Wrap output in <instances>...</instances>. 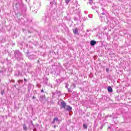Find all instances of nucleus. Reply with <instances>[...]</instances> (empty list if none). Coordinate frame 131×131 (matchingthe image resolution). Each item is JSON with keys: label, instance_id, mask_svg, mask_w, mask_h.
Returning a JSON list of instances; mask_svg holds the SVG:
<instances>
[{"label": "nucleus", "instance_id": "f257e3e1", "mask_svg": "<svg viewBox=\"0 0 131 131\" xmlns=\"http://www.w3.org/2000/svg\"><path fill=\"white\" fill-rule=\"evenodd\" d=\"M14 56L17 60H19V59H21V57H22V53H21L19 50H16L14 52Z\"/></svg>", "mask_w": 131, "mask_h": 131}, {"label": "nucleus", "instance_id": "f03ea898", "mask_svg": "<svg viewBox=\"0 0 131 131\" xmlns=\"http://www.w3.org/2000/svg\"><path fill=\"white\" fill-rule=\"evenodd\" d=\"M67 106V105L66 102L62 101L61 102V106H60L61 109H62V108H64V109H65Z\"/></svg>", "mask_w": 131, "mask_h": 131}, {"label": "nucleus", "instance_id": "7ed1b4c3", "mask_svg": "<svg viewBox=\"0 0 131 131\" xmlns=\"http://www.w3.org/2000/svg\"><path fill=\"white\" fill-rule=\"evenodd\" d=\"M64 110H67V111H71L72 110V107L70 105H67Z\"/></svg>", "mask_w": 131, "mask_h": 131}, {"label": "nucleus", "instance_id": "20e7f679", "mask_svg": "<svg viewBox=\"0 0 131 131\" xmlns=\"http://www.w3.org/2000/svg\"><path fill=\"white\" fill-rule=\"evenodd\" d=\"M96 43H97V41H95V40H91L90 42V44L91 46H92V47H94V46H95V45H96Z\"/></svg>", "mask_w": 131, "mask_h": 131}, {"label": "nucleus", "instance_id": "39448f33", "mask_svg": "<svg viewBox=\"0 0 131 131\" xmlns=\"http://www.w3.org/2000/svg\"><path fill=\"white\" fill-rule=\"evenodd\" d=\"M29 59H30V60H33V59H35V55H31L29 56Z\"/></svg>", "mask_w": 131, "mask_h": 131}, {"label": "nucleus", "instance_id": "423d86ee", "mask_svg": "<svg viewBox=\"0 0 131 131\" xmlns=\"http://www.w3.org/2000/svg\"><path fill=\"white\" fill-rule=\"evenodd\" d=\"M107 91L110 93H112V92H113V90H112V88H111V86H108Z\"/></svg>", "mask_w": 131, "mask_h": 131}, {"label": "nucleus", "instance_id": "0eeeda50", "mask_svg": "<svg viewBox=\"0 0 131 131\" xmlns=\"http://www.w3.org/2000/svg\"><path fill=\"white\" fill-rule=\"evenodd\" d=\"M20 74L21 73H20V71H17L15 72V75H16V76H19V75H20Z\"/></svg>", "mask_w": 131, "mask_h": 131}, {"label": "nucleus", "instance_id": "6e6552de", "mask_svg": "<svg viewBox=\"0 0 131 131\" xmlns=\"http://www.w3.org/2000/svg\"><path fill=\"white\" fill-rule=\"evenodd\" d=\"M23 129H24V130H27L28 128H27V126H26V124H24L23 125Z\"/></svg>", "mask_w": 131, "mask_h": 131}, {"label": "nucleus", "instance_id": "1a4fd4ad", "mask_svg": "<svg viewBox=\"0 0 131 131\" xmlns=\"http://www.w3.org/2000/svg\"><path fill=\"white\" fill-rule=\"evenodd\" d=\"M73 31L75 34H77V32H78V30L77 28H76L75 29L73 30Z\"/></svg>", "mask_w": 131, "mask_h": 131}, {"label": "nucleus", "instance_id": "9d476101", "mask_svg": "<svg viewBox=\"0 0 131 131\" xmlns=\"http://www.w3.org/2000/svg\"><path fill=\"white\" fill-rule=\"evenodd\" d=\"M54 119L55 121H57L58 124L60 123V120H59L57 117L54 118Z\"/></svg>", "mask_w": 131, "mask_h": 131}, {"label": "nucleus", "instance_id": "9b49d317", "mask_svg": "<svg viewBox=\"0 0 131 131\" xmlns=\"http://www.w3.org/2000/svg\"><path fill=\"white\" fill-rule=\"evenodd\" d=\"M83 128H85V129H86L88 128V126L85 124H83Z\"/></svg>", "mask_w": 131, "mask_h": 131}, {"label": "nucleus", "instance_id": "f8f14e48", "mask_svg": "<svg viewBox=\"0 0 131 131\" xmlns=\"http://www.w3.org/2000/svg\"><path fill=\"white\" fill-rule=\"evenodd\" d=\"M71 0H66V4H69V3L70 2Z\"/></svg>", "mask_w": 131, "mask_h": 131}, {"label": "nucleus", "instance_id": "ddd939ff", "mask_svg": "<svg viewBox=\"0 0 131 131\" xmlns=\"http://www.w3.org/2000/svg\"><path fill=\"white\" fill-rule=\"evenodd\" d=\"M89 4L90 5H92L93 4V1H89Z\"/></svg>", "mask_w": 131, "mask_h": 131}, {"label": "nucleus", "instance_id": "4468645a", "mask_svg": "<svg viewBox=\"0 0 131 131\" xmlns=\"http://www.w3.org/2000/svg\"><path fill=\"white\" fill-rule=\"evenodd\" d=\"M4 94H5V91H1V95L3 96V95H4Z\"/></svg>", "mask_w": 131, "mask_h": 131}, {"label": "nucleus", "instance_id": "2eb2a0df", "mask_svg": "<svg viewBox=\"0 0 131 131\" xmlns=\"http://www.w3.org/2000/svg\"><path fill=\"white\" fill-rule=\"evenodd\" d=\"M42 98H43V96H41V97H40V100L41 101V100H42Z\"/></svg>", "mask_w": 131, "mask_h": 131}, {"label": "nucleus", "instance_id": "dca6fc26", "mask_svg": "<svg viewBox=\"0 0 131 131\" xmlns=\"http://www.w3.org/2000/svg\"><path fill=\"white\" fill-rule=\"evenodd\" d=\"M68 92H72L70 89H69V88H68Z\"/></svg>", "mask_w": 131, "mask_h": 131}, {"label": "nucleus", "instance_id": "f3484780", "mask_svg": "<svg viewBox=\"0 0 131 131\" xmlns=\"http://www.w3.org/2000/svg\"><path fill=\"white\" fill-rule=\"evenodd\" d=\"M101 14L104 16H106V14L104 12H102Z\"/></svg>", "mask_w": 131, "mask_h": 131}, {"label": "nucleus", "instance_id": "a211bd4d", "mask_svg": "<svg viewBox=\"0 0 131 131\" xmlns=\"http://www.w3.org/2000/svg\"><path fill=\"white\" fill-rule=\"evenodd\" d=\"M106 72H108L109 71V69L106 68Z\"/></svg>", "mask_w": 131, "mask_h": 131}, {"label": "nucleus", "instance_id": "6ab92c4d", "mask_svg": "<svg viewBox=\"0 0 131 131\" xmlns=\"http://www.w3.org/2000/svg\"><path fill=\"white\" fill-rule=\"evenodd\" d=\"M55 121H55V120L54 119H53V121L52 122V123H55Z\"/></svg>", "mask_w": 131, "mask_h": 131}, {"label": "nucleus", "instance_id": "aec40b11", "mask_svg": "<svg viewBox=\"0 0 131 131\" xmlns=\"http://www.w3.org/2000/svg\"><path fill=\"white\" fill-rule=\"evenodd\" d=\"M66 88L67 89H68V84H67V85H66Z\"/></svg>", "mask_w": 131, "mask_h": 131}, {"label": "nucleus", "instance_id": "412c9836", "mask_svg": "<svg viewBox=\"0 0 131 131\" xmlns=\"http://www.w3.org/2000/svg\"><path fill=\"white\" fill-rule=\"evenodd\" d=\"M33 131H36V128H34L33 129Z\"/></svg>", "mask_w": 131, "mask_h": 131}, {"label": "nucleus", "instance_id": "4be33fe9", "mask_svg": "<svg viewBox=\"0 0 131 131\" xmlns=\"http://www.w3.org/2000/svg\"><path fill=\"white\" fill-rule=\"evenodd\" d=\"M32 99H33V100H34V99H35V96H33V97H32Z\"/></svg>", "mask_w": 131, "mask_h": 131}, {"label": "nucleus", "instance_id": "5701e85b", "mask_svg": "<svg viewBox=\"0 0 131 131\" xmlns=\"http://www.w3.org/2000/svg\"><path fill=\"white\" fill-rule=\"evenodd\" d=\"M56 127H57V126H56V125H55L54 126V128H56Z\"/></svg>", "mask_w": 131, "mask_h": 131}, {"label": "nucleus", "instance_id": "b1692460", "mask_svg": "<svg viewBox=\"0 0 131 131\" xmlns=\"http://www.w3.org/2000/svg\"><path fill=\"white\" fill-rule=\"evenodd\" d=\"M73 86H74V89H75L76 86H75V84H73Z\"/></svg>", "mask_w": 131, "mask_h": 131}, {"label": "nucleus", "instance_id": "393cba45", "mask_svg": "<svg viewBox=\"0 0 131 131\" xmlns=\"http://www.w3.org/2000/svg\"><path fill=\"white\" fill-rule=\"evenodd\" d=\"M43 92H44V91H43V90H42L41 91V93H43Z\"/></svg>", "mask_w": 131, "mask_h": 131}, {"label": "nucleus", "instance_id": "a878e982", "mask_svg": "<svg viewBox=\"0 0 131 131\" xmlns=\"http://www.w3.org/2000/svg\"><path fill=\"white\" fill-rule=\"evenodd\" d=\"M92 9H93V10H95V7H92Z\"/></svg>", "mask_w": 131, "mask_h": 131}, {"label": "nucleus", "instance_id": "bb28decb", "mask_svg": "<svg viewBox=\"0 0 131 131\" xmlns=\"http://www.w3.org/2000/svg\"><path fill=\"white\" fill-rule=\"evenodd\" d=\"M25 81H27V80L26 79H24Z\"/></svg>", "mask_w": 131, "mask_h": 131}, {"label": "nucleus", "instance_id": "cd10ccee", "mask_svg": "<svg viewBox=\"0 0 131 131\" xmlns=\"http://www.w3.org/2000/svg\"><path fill=\"white\" fill-rule=\"evenodd\" d=\"M20 81H21V80H19L18 82H20Z\"/></svg>", "mask_w": 131, "mask_h": 131}, {"label": "nucleus", "instance_id": "c85d7f7f", "mask_svg": "<svg viewBox=\"0 0 131 131\" xmlns=\"http://www.w3.org/2000/svg\"><path fill=\"white\" fill-rule=\"evenodd\" d=\"M32 125H33V126H34V125L33 124H32Z\"/></svg>", "mask_w": 131, "mask_h": 131}, {"label": "nucleus", "instance_id": "c756f323", "mask_svg": "<svg viewBox=\"0 0 131 131\" xmlns=\"http://www.w3.org/2000/svg\"><path fill=\"white\" fill-rule=\"evenodd\" d=\"M37 62H38V63H39V60H38V61H37Z\"/></svg>", "mask_w": 131, "mask_h": 131}, {"label": "nucleus", "instance_id": "7c9ffc66", "mask_svg": "<svg viewBox=\"0 0 131 131\" xmlns=\"http://www.w3.org/2000/svg\"><path fill=\"white\" fill-rule=\"evenodd\" d=\"M100 18H102V16H100Z\"/></svg>", "mask_w": 131, "mask_h": 131}, {"label": "nucleus", "instance_id": "2f4dec72", "mask_svg": "<svg viewBox=\"0 0 131 131\" xmlns=\"http://www.w3.org/2000/svg\"><path fill=\"white\" fill-rule=\"evenodd\" d=\"M102 11H104V9H102Z\"/></svg>", "mask_w": 131, "mask_h": 131}, {"label": "nucleus", "instance_id": "473e14b6", "mask_svg": "<svg viewBox=\"0 0 131 131\" xmlns=\"http://www.w3.org/2000/svg\"><path fill=\"white\" fill-rule=\"evenodd\" d=\"M89 1H94V0H89Z\"/></svg>", "mask_w": 131, "mask_h": 131}, {"label": "nucleus", "instance_id": "72a5a7b5", "mask_svg": "<svg viewBox=\"0 0 131 131\" xmlns=\"http://www.w3.org/2000/svg\"><path fill=\"white\" fill-rule=\"evenodd\" d=\"M27 55H28V53H27Z\"/></svg>", "mask_w": 131, "mask_h": 131}]
</instances>
